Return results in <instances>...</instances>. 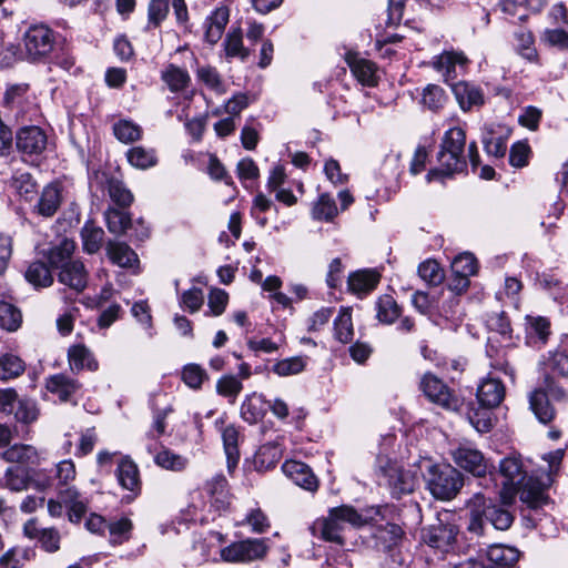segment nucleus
Segmentation results:
<instances>
[{"label":"nucleus","mask_w":568,"mask_h":568,"mask_svg":"<svg viewBox=\"0 0 568 568\" xmlns=\"http://www.w3.org/2000/svg\"><path fill=\"white\" fill-rule=\"evenodd\" d=\"M39 410L37 404L28 398L18 399L17 392L13 388L2 389V458L14 465L24 466V464L36 458V449L30 445L14 444L9 445L10 439L28 432L27 426L37 420Z\"/></svg>","instance_id":"nucleus-1"},{"label":"nucleus","mask_w":568,"mask_h":568,"mask_svg":"<svg viewBox=\"0 0 568 568\" xmlns=\"http://www.w3.org/2000/svg\"><path fill=\"white\" fill-rule=\"evenodd\" d=\"M466 133L462 128H452L445 132L437 153V166L432 169L427 178L449 176L459 174L466 168L464 150Z\"/></svg>","instance_id":"nucleus-2"},{"label":"nucleus","mask_w":568,"mask_h":568,"mask_svg":"<svg viewBox=\"0 0 568 568\" xmlns=\"http://www.w3.org/2000/svg\"><path fill=\"white\" fill-rule=\"evenodd\" d=\"M366 520L352 506L343 505L329 509L328 516L315 520L311 527L313 536L325 541L344 545L343 532L347 525L361 527Z\"/></svg>","instance_id":"nucleus-3"},{"label":"nucleus","mask_w":568,"mask_h":568,"mask_svg":"<svg viewBox=\"0 0 568 568\" xmlns=\"http://www.w3.org/2000/svg\"><path fill=\"white\" fill-rule=\"evenodd\" d=\"M375 471L379 485H386L396 499L413 493L417 485V477L414 473L404 469L396 460L385 455L377 456Z\"/></svg>","instance_id":"nucleus-4"},{"label":"nucleus","mask_w":568,"mask_h":568,"mask_svg":"<svg viewBox=\"0 0 568 568\" xmlns=\"http://www.w3.org/2000/svg\"><path fill=\"white\" fill-rule=\"evenodd\" d=\"M551 484L550 476L530 475L511 491H503L501 498L505 505H511L515 494H517L523 505L536 510L548 504L547 490Z\"/></svg>","instance_id":"nucleus-5"},{"label":"nucleus","mask_w":568,"mask_h":568,"mask_svg":"<svg viewBox=\"0 0 568 568\" xmlns=\"http://www.w3.org/2000/svg\"><path fill=\"white\" fill-rule=\"evenodd\" d=\"M430 494L442 500H450L464 485L460 471L450 465H429L425 475Z\"/></svg>","instance_id":"nucleus-6"},{"label":"nucleus","mask_w":568,"mask_h":568,"mask_svg":"<svg viewBox=\"0 0 568 568\" xmlns=\"http://www.w3.org/2000/svg\"><path fill=\"white\" fill-rule=\"evenodd\" d=\"M266 541V539L262 538H246L222 548L220 555L223 561L232 564H246L261 560L268 551Z\"/></svg>","instance_id":"nucleus-7"},{"label":"nucleus","mask_w":568,"mask_h":568,"mask_svg":"<svg viewBox=\"0 0 568 568\" xmlns=\"http://www.w3.org/2000/svg\"><path fill=\"white\" fill-rule=\"evenodd\" d=\"M23 44L27 59L39 61L53 50L54 32L44 24L30 26L23 34Z\"/></svg>","instance_id":"nucleus-8"},{"label":"nucleus","mask_w":568,"mask_h":568,"mask_svg":"<svg viewBox=\"0 0 568 568\" xmlns=\"http://www.w3.org/2000/svg\"><path fill=\"white\" fill-rule=\"evenodd\" d=\"M452 458L458 467L475 477L486 476L493 467L484 454L469 442L459 443L458 446L452 450Z\"/></svg>","instance_id":"nucleus-9"},{"label":"nucleus","mask_w":568,"mask_h":568,"mask_svg":"<svg viewBox=\"0 0 568 568\" xmlns=\"http://www.w3.org/2000/svg\"><path fill=\"white\" fill-rule=\"evenodd\" d=\"M419 389L429 402L447 410H455L459 405L458 397L453 394L450 388L440 378L432 373H426L422 376Z\"/></svg>","instance_id":"nucleus-10"},{"label":"nucleus","mask_w":568,"mask_h":568,"mask_svg":"<svg viewBox=\"0 0 568 568\" xmlns=\"http://www.w3.org/2000/svg\"><path fill=\"white\" fill-rule=\"evenodd\" d=\"M458 529L454 524L438 520L422 530V540L429 547L443 552L449 551L456 541Z\"/></svg>","instance_id":"nucleus-11"},{"label":"nucleus","mask_w":568,"mask_h":568,"mask_svg":"<svg viewBox=\"0 0 568 568\" xmlns=\"http://www.w3.org/2000/svg\"><path fill=\"white\" fill-rule=\"evenodd\" d=\"M499 473L504 477V491H511L529 477L527 466L519 454H510L499 463Z\"/></svg>","instance_id":"nucleus-12"},{"label":"nucleus","mask_w":568,"mask_h":568,"mask_svg":"<svg viewBox=\"0 0 568 568\" xmlns=\"http://www.w3.org/2000/svg\"><path fill=\"white\" fill-rule=\"evenodd\" d=\"M17 148L23 155H39L47 148V135L39 126L22 128L17 134Z\"/></svg>","instance_id":"nucleus-13"},{"label":"nucleus","mask_w":568,"mask_h":568,"mask_svg":"<svg viewBox=\"0 0 568 568\" xmlns=\"http://www.w3.org/2000/svg\"><path fill=\"white\" fill-rule=\"evenodd\" d=\"M109 260L122 268H129L134 274L140 272V260L138 254L123 242L109 241L105 245Z\"/></svg>","instance_id":"nucleus-14"},{"label":"nucleus","mask_w":568,"mask_h":568,"mask_svg":"<svg viewBox=\"0 0 568 568\" xmlns=\"http://www.w3.org/2000/svg\"><path fill=\"white\" fill-rule=\"evenodd\" d=\"M203 489L216 511H225L230 507L232 496L229 491V483L223 475L213 476L205 483Z\"/></svg>","instance_id":"nucleus-15"},{"label":"nucleus","mask_w":568,"mask_h":568,"mask_svg":"<svg viewBox=\"0 0 568 568\" xmlns=\"http://www.w3.org/2000/svg\"><path fill=\"white\" fill-rule=\"evenodd\" d=\"M452 91L460 109L465 112L470 111L473 108H480L485 104L483 90L470 82H456L452 84Z\"/></svg>","instance_id":"nucleus-16"},{"label":"nucleus","mask_w":568,"mask_h":568,"mask_svg":"<svg viewBox=\"0 0 568 568\" xmlns=\"http://www.w3.org/2000/svg\"><path fill=\"white\" fill-rule=\"evenodd\" d=\"M230 20V9L226 6L215 8L210 16L206 17L204 28V40L213 45L216 44L225 30Z\"/></svg>","instance_id":"nucleus-17"},{"label":"nucleus","mask_w":568,"mask_h":568,"mask_svg":"<svg viewBox=\"0 0 568 568\" xmlns=\"http://www.w3.org/2000/svg\"><path fill=\"white\" fill-rule=\"evenodd\" d=\"M282 470L295 485L315 491L318 487V480L312 469L304 463L297 460H286L282 465Z\"/></svg>","instance_id":"nucleus-18"},{"label":"nucleus","mask_w":568,"mask_h":568,"mask_svg":"<svg viewBox=\"0 0 568 568\" xmlns=\"http://www.w3.org/2000/svg\"><path fill=\"white\" fill-rule=\"evenodd\" d=\"M116 477L121 487L131 493L130 500L141 491L140 471L136 464L129 457H122L118 464Z\"/></svg>","instance_id":"nucleus-19"},{"label":"nucleus","mask_w":568,"mask_h":568,"mask_svg":"<svg viewBox=\"0 0 568 568\" xmlns=\"http://www.w3.org/2000/svg\"><path fill=\"white\" fill-rule=\"evenodd\" d=\"M525 335L530 345H545L551 335V323L540 315L525 316Z\"/></svg>","instance_id":"nucleus-20"},{"label":"nucleus","mask_w":568,"mask_h":568,"mask_svg":"<svg viewBox=\"0 0 568 568\" xmlns=\"http://www.w3.org/2000/svg\"><path fill=\"white\" fill-rule=\"evenodd\" d=\"M59 497L69 509V519L72 523H79L88 511L89 499L74 486L60 488Z\"/></svg>","instance_id":"nucleus-21"},{"label":"nucleus","mask_w":568,"mask_h":568,"mask_svg":"<svg viewBox=\"0 0 568 568\" xmlns=\"http://www.w3.org/2000/svg\"><path fill=\"white\" fill-rule=\"evenodd\" d=\"M77 244L73 240L62 237L58 242L52 243L48 250H43L41 254L48 260L53 268H62L69 262L75 251Z\"/></svg>","instance_id":"nucleus-22"},{"label":"nucleus","mask_w":568,"mask_h":568,"mask_svg":"<svg viewBox=\"0 0 568 568\" xmlns=\"http://www.w3.org/2000/svg\"><path fill=\"white\" fill-rule=\"evenodd\" d=\"M505 397L504 384L494 377L485 378L477 388V399L484 408L499 406Z\"/></svg>","instance_id":"nucleus-23"},{"label":"nucleus","mask_w":568,"mask_h":568,"mask_svg":"<svg viewBox=\"0 0 568 568\" xmlns=\"http://www.w3.org/2000/svg\"><path fill=\"white\" fill-rule=\"evenodd\" d=\"M519 551L513 547L494 545L487 550L485 568H516Z\"/></svg>","instance_id":"nucleus-24"},{"label":"nucleus","mask_w":568,"mask_h":568,"mask_svg":"<svg viewBox=\"0 0 568 568\" xmlns=\"http://www.w3.org/2000/svg\"><path fill=\"white\" fill-rule=\"evenodd\" d=\"M80 387L79 381L62 373L50 375L45 378V389L64 403L71 400Z\"/></svg>","instance_id":"nucleus-25"},{"label":"nucleus","mask_w":568,"mask_h":568,"mask_svg":"<svg viewBox=\"0 0 568 568\" xmlns=\"http://www.w3.org/2000/svg\"><path fill=\"white\" fill-rule=\"evenodd\" d=\"M381 280V274L375 270H359L348 275V290L363 297L376 288Z\"/></svg>","instance_id":"nucleus-26"},{"label":"nucleus","mask_w":568,"mask_h":568,"mask_svg":"<svg viewBox=\"0 0 568 568\" xmlns=\"http://www.w3.org/2000/svg\"><path fill=\"white\" fill-rule=\"evenodd\" d=\"M59 281L77 293L82 292L88 284V273L79 260L69 262L59 273Z\"/></svg>","instance_id":"nucleus-27"},{"label":"nucleus","mask_w":568,"mask_h":568,"mask_svg":"<svg viewBox=\"0 0 568 568\" xmlns=\"http://www.w3.org/2000/svg\"><path fill=\"white\" fill-rule=\"evenodd\" d=\"M468 63L467 57L458 51H444L435 57L433 67L443 73L445 81L448 82L456 77V68H464Z\"/></svg>","instance_id":"nucleus-28"},{"label":"nucleus","mask_w":568,"mask_h":568,"mask_svg":"<svg viewBox=\"0 0 568 568\" xmlns=\"http://www.w3.org/2000/svg\"><path fill=\"white\" fill-rule=\"evenodd\" d=\"M486 497L478 493L475 494L467 503V507L469 510V519L467 525V530L470 534L476 536H481L485 534V524H486Z\"/></svg>","instance_id":"nucleus-29"},{"label":"nucleus","mask_w":568,"mask_h":568,"mask_svg":"<svg viewBox=\"0 0 568 568\" xmlns=\"http://www.w3.org/2000/svg\"><path fill=\"white\" fill-rule=\"evenodd\" d=\"M528 399L530 410L541 424L547 425L555 419L557 415L556 408L544 390L535 388L530 392Z\"/></svg>","instance_id":"nucleus-30"},{"label":"nucleus","mask_w":568,"mask_h":568,"mask_svg":"<svg viewBox=\"0 0 568 568\" xmlns=\"http://www.w3.org/2000/svg\"><path fill=\"white\" fill-rule=\"evenodd\" d=\"M68 361L71 371L74 373H79L83 369L94 372L99 367L91 351L82 344H77L69 348Z\"/></svg>","instance_id":"nucleus-31"},{"label":"nucleus","mask_w":568,"mask_h":568,"mask_svg":"<svg viewBox=\"0 0 568 568\" xmlns=\"http://www.w3.org/2000/svg\"><path fill=\"white\" fill-rule=\"evenodd\" d=\"M375 310L377 321L385 325L395 323L402 316V307L389 294L378 296L375 302Z\"/></svg>","instance_id":"nucleus-32"},{"label":"nucleus","mask_w":568,"mask_h":568,"mask_svg":"<svg viewBox=\"0 0 568 568\" xmlns=\"http://www.w3.org/2000/svg\"><path fill=\"white\" fill-rule=\"evenodd\" d=\"M348 65L356 77V79L368 87H373L377 82L376 77V65L374 62L359 58V57H349L347 59Z\"/></svg>","instance_id":"nucleus-33"},{"label":"nucleus","mask_w":568,"mask_h":568,"mask_svg":"<svg viewBox=\"0 0 568 568\" xmlns=\"http://www.w3.org/2000/svg\"><path fill=\"white\" fill-rule=\"evenodd\" d=\"M61 202V186L58 181L50 182L42 191L39 200V212L44 216L55 213Z\"/></svg>","instance_id":"nucleus-34"},{"label":"nucleus","mask_w":568,"mask_h":568,"mask_svg":"<svg viewBox=\"0 0 568 568\" xmlns=\"http://www.w3.org/2000/svg\"><path fill=\"white\" fill-rule=\"evenodd\" d=\"M239 437L240 433L234 425L226 426L222 432L223 446L230 471L237 466L240 460Z\"/></svg>","instance_id":"nucleus-35"},{"label":"nucleus","mask_w":568,"mask_h":568,"mask_svg":"<svg viewBox=\"0 0 568 568\" xmlns=\"http://www.w3.org/2000/svg\"><path fill=\"white\" fill-rule=\"evenodd\" d=\"M81 240L84 252L95 254L100 251L104 242V231L92 221H88L81 229Z\"/></svg>","instance_id":"nucleus-36"},{"label":"nucleus","mask_w":568,"mask_h":568,"mask_svg":"<svg viewBox=\"0 0 568 568\" xmlns=\"http://www.w3.org/2000/svg\"><path fill=\"white\" fill-rule=\"evenodd\" d=\"M486 520L489 521L495 529L507 530L514 521V515L503 506L491 504L490 499L486 498Z\"/></svg>","instance_id":"nucleus-37"},{"label":"nucleus","mask_w":568,"mask_h":568,"mask_svg":"<svg viewBox=\"0 0 568 568\" xmlns=\"http://www.w3.org/2000/svg\"><path fill=\"white\" fill-rule=\"evenodd\" d=\"M223 47L227 58H239L241 61H246L250 57V50L243 45L241 28H234L229 31Z\"/></svg>","instance_id":"nucleus-38"},{"label":"nucleus","mask_w":568,"mask_h":568,"mask_svg":"<svg viewBox=\"0 0 568 568\" xmlns=\"http://www.w3.org/2000/svg\"><path fill=\"white\" fill-rule=\"evenodd\" d=\"M161 79L172 92H181L187 88L191 78L186 70L169 64L161 73Z\"/></svg>","instance_id":"nucleus-39"},{"label":"nucleus","mask_w":568,"mask_h":568,"mask_svg":"<svg viewBox=\"0 0 568 568\" xmlns=\"http://www.w3.org/2000/svg\"><path fill=\"white\" fill-rule=\"evenodd\" d=\"M104 217L109 232L115 235H122L133 226L130 214L113 207L105 211Z\"/></svg>","instance_id":"nucleus-40"},{"label":"nucleus","mask_w":568,"mask_h":568,"mask_svg":"<svg viewBox=\"0 0 568 568\" xmlns=\"http://www.w3.org/2000/svg\"><path fill=\"white\" fill-rule=\"evenodd\" d=\"M334 336L343 344L353 341L354 328L352 313L348 308H342L338 316L334 320Z\"/></svg>","instance_id":"nucleus-41"},{"label":"nucleus","mask_w":568,"mask_h":568,"mask_svg":"<svg viewBox=\"0 0 568 568\" xmlns=\"http://www.w3.org/2000/svg\"><path fill=\"white\" fill-rule=\"evenodd\" d=\"M126 158L132 166L140 170H146L158 163L155 151L143 146L131 148L126 153Z\"/></svg>","instance_id":"nucleus-42"},{"label":"nucleus","mask_w":568,"mask_h":568,"mask_svg":"<svg viewBox=\"0 0 568 568\" xmlns=\"http://www.w3.org/2000/svg\"><path fill=\"white\" fill-rule=\"evenodd\" d=\"M26 280L36 287H48L53 283L49 267L43 262H33L26 271Z\"/></svg>","instance_id":"nucleus-43"},{"label":"nucleus","mask_w":568,"mask_h":568,"mask_svg":"<svg viewBox=\"0 0 568 568\" xmlns=\"http://www.w3.org/2000/svg\"><path fill=\"white\" fill-rule=\"evenodd\" d=\"M418 276L428 285V286H438L445 280L444 270L435 260H426L422 262L418 266Z\"/></svg>","instance_id":"nucleus-44"},{"label":"nucleus","mask_w":568,"mask_h":568,"mask_svg":"<svg viewBox=\"0 0 568 568\" xmlns=\"http://www.w3.org/2000/svg\"><path fill=\"white\" fill-rule=\"evenodd\" d=\"M264 416L262 396L252 394L246 396L241 406V417L248 424H255Z\"/></svg>","instance_id":"nucleus-45"},{"label":"nucleus","mask_w":568,"mask_h":568,"mask_svg":"<svg viewBox=\"0 0 568 568\" xmlns=\"http://www.w3.org/2000/svg\"><path fill=\"white\" fill-rule=\"evenodd\" d=\"M113 133L122 143H133L142 138V129L130 120H120L113 124Z\"/></svg>","instance_id":"nucleus-46"},{"label":"nucleus","mask_w":568,"mask_h":568,"mask_svg":"<svg viewBox=\"0 0 568 568\" xmlns=\"http://www.w3.org/2000/svg\"><path fill=\"white\" fill-rule=\"evenodd\" d=\"M307 365L306 356H294L278 361L272 367L273 373L286 377L302 373Z\"/></svg>","instance_id":"nucleus-47"},{"label":"nucleus","mask_w":568,"mask_h":568,"mask_svg":"<svg viewBox=\"0 0 568 568\" xmlns=\"http://www.w3.org/2000/svg\"><path fill=\"white\" fill-rule=\"evenodd\" d=\"M106 187L110 199L119 206L128 207L133 202L132 192L124 185L122 180H106Z\"/></svg>","instance_id":"nucleus-48"},{"label":"nucleus","mask_w":568,"mask_h":568,"mask_svg":"<svg viewBox=\"0 0 568 568\" xmlns=\"http://www.w3.org/2000/svg\"><path fill=\"white\" fill-rule=\"evenodd\" d=\"M242 382L234 375H223L216 382L217 394L229 398L230 403H234L236 400V397L242 392Z\"/></svg>","instance_id":"nucleus-49"},{"label":"nucleus","mask_w":568,"mask_h":568,"mask_svg":"<svg viewBox=\"0 0 568 568\" xmlns=\"http://www.w3.org/2000/svg\"><path fill=\"white\" fill-rule=\"evenodd\" d=\"M33 556L30 548L14 547L2 556V568H23Z\"/></svg>","instance_id":"nucleus-50"},{"label":"nucleus","mask_w":568,"mask_h":568,"mask_svg":"<svg viewBox=\"0 0 568 568\" xmlns=\"http://www.w3.org/2000/svg\"><path fill=\"white\" fill-rule=\"evenodd\" d=\"M290 182L291 180H268L267 183L268 191L275 194L277 201L286 205H293L297 201Z\"/></svg>","instance_id":"nucleus-51"},{"label":"nucleus","mask_w":568,"mask_h":568,"mask_svg":"<svg viewBox=\"0 0 568 568\" xmlns=\"http://www.w3.org/2000/svg\"><path fill=\"white\" fill-rule=\"evenodd\" d=\"M7 486L14 491L23 490L29 484V471L26 466L13 465L6 470Z\"/></svg>","instance_id":"nucleus-52"},{"label":"nucleus","mask_w":568,"mask_h":568,"mask_svg":"<svg viewBox=\"0 0 568 568\" xmlns=\"http://www.w3.org/2000/svg\"><path fill=\"white\" fill-rule=\"evenodd\" d=\"M312 214L315 220L332 221L337 214L334 200L327 194H322L315 203Z\"/></svg>","instance_id":"nucleus-53"},{"label":"nucleus","mask_w":568,"mask_h":568,"mask_svg":"<svg viewBox=\"0 0 568 568\" xmlns=\"http://www.w3.org/2000/svg\"><path fill=\"white\" fill-rule=\"evenodd\" d=\"M154 462L158 466L174 471L184 469L187 464L186 458L182 457L181 455L174 454L169 449H163L159 452L154 457Z\"/></svg>","instance_id":"nucleus-54"},{"label":"nucleus","mask_w":568,"mask_h":568,"mask_svg":"<svg viewBox=\"0 0 568 568\" xmlns=\"http://www.w3.org/2000/svg\"><path fill=\"white\" fill-rule=\"evenodd\" d=\"M169 13L168 0H151L148 8L146 30L158 28Z\"/></svg>","instance_id":"nucleus-55"},{"label":"nucleus","mask_w":568,"mask_h":568,"mask_svg":"<svg viewBox=\"0 0 568 568\" xmlns=\"http://www.w3.org/2000/svg\"><path fill=\"white\" fill-rule=\"evenodd\" d=\"M452 271L456 276H471L477 272V261L470 253H463L452 262Z\"/></svg>","instance_id":"nucleus-56"},{"label":"nucleus","mask_w":568,"mask_h":568,"mask_svg":"<svg viewBox=\"0 0 568 568\" xmlns=\"http://www.w3.org/2000/svg\"><path fill=\"white\" fill-rule=\"evenodd\" d=\"M446 101V94L443 88L437 84H428L423 90L422 102L432 111H437L443 108Z\"/></svg>","instance_id":"nucleus-57"},{"label":"nucleus","mask_w":568,"mask_h":568,"mask_svg":"<svg viewBox=\"0 0 568 568\" xmlns=\"http://www.w3.org/2000/svg\"><path fill=\"white\" fill-rule=\"evenodd\" d=\"M77 469L75 464L72 459H64L59 462L55 465V474L54 477L58 480L57 487L58 490L60 488H65L70 486V484L75 479Z\"/></svg>","instance_id":"nucleus-58"},{"label":"nucleus","mask_w":568,"mask_h":568,"mask_svg":"<svg viewBox=\"0 0 568 568\" xmlns=\"http://www.w3.org/2000/svg\"><path fill=\"white\" fill-rule=\"evenodd\" d=\"M24 371L26 363L18 355H2V381L19 377Z\"/></svg>","instance_id":"nucleus-59"},{"label":"nucleus","mask_w":568,"mask_h":568,"mask_svg":"<svg viewBox=\"0 0 568 568\" xmlns=\"http://www.w3.org/2000/svg\"><path fill=\"white\" fill-rule=\"evenodd\" d=\"M106 528L110 532V541L113 545H120L129 539L130 531L132 529V523L128 518H121L116 521L108 524Z\"/></svg>","instance_id":"nucleus-60"},{"label":"nucleus","mask_w":568,"mask_h":568,"mask_svg":"<svg viewBox=\"0 0 568 568\" xmlns=\"http://www.w3.org/2000/svg\"><path fill=\"white\" fill-rule=\"evenodd\" d=\"M206 378V372L197 364H187L182 369V381L190 388L200 389Z\"/></svg>","instance_id":"nucleus-61"},{"label":"nucleus","mask_w":568,"mask_h":568,"mask_svg":"<svg viewBox=\"0 0 568 568\" xmlns=\"http://www.w3.org/2000/svg\"><path fill=\"white\" fill-rule=\"evenodd\" d=\"M21 324V311L14 305L2 301V329L16 332Z\"/></svg>","instance_id":"nucleus-62"},{"label":"nucleus","mask_w":568,"mask_h":568,"mask_svg":"<svg viewBox=\"0 0 568 568\" xmlns=\"http://www.w3.org/2000/svg\"><path fill=\"white\" fill-rule=\"evenodd\" d=\"M243 524L248 525L251 527V530L255 534L266 532L271 527L268 517L261 508L251 509L246 514Z\"/></svg>","instance_id":"nucleus-63"},{"label":"nucleus","mask_w":568,"mask_h":568,"mask_svg":"<svg viewBox=\"0 0 568 568\" xmlns=\"http://www.w3.org/2000/svg\"><path fill=\"white\" fill-rule=\"evenodd\" d=\"M537 389L544 390L548 398L551 397L556 402H565L567 399V392L552 375H546L542 384Z\"/></svg>","instance_id":"nucleus-64"}]
</instances>
